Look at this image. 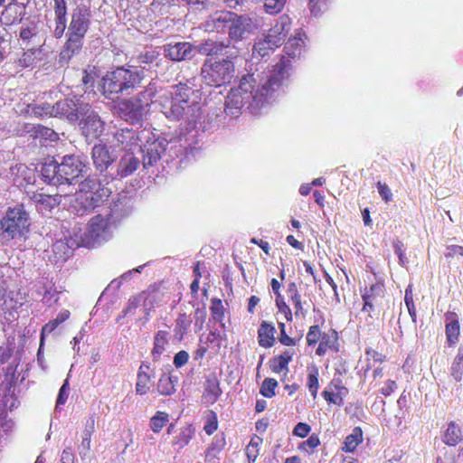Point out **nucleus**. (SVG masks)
<instances>
[{"label": "nucleus", "instance_id": "1", "mask_svg": "<svg viewBox=\"0 0 463 463\" xmlns=\"http://www.w3.org/2000/svg\"><path fill=\"white\" fill-rule=\"evenodd\" d=\"M291 67L290 58L282 56L269 71L265 81L258 86L254 74L243 76L239 86L232 88L226 97L225 113L238 117L246 105L248 108H259L266 104L269 99L273 97L274 91L288 78Z\"/></svg>", "mask_w": 463, "mask_h": 463}, {"label": "nucleus", "instance_id": "2", "mask_svg": "<svg viewBox=\"0 0 463 463\" xmlns=\"http://www.w3.org/2000/svg\"><path fill=\"white\" fill-rule=\"evenodd\" d=\"M143 78V73L137 70L118 67L101 78L99 90L106 99H114L120 94H130L140 86Z\"/></svg>", "mask_w": 463, "mask_h": 463}, {"label": "nucleus", "instance_id": "3", "mask_svg": "<svg viewBox=\"0 0 463 463\" xmlns=\"http://www.w3.org/2000/svg\"><path fill=\"white\" fill-rule=\"evenodd\" d=\"M90 9L84 6H77L72 11L61 58L70 60L82 48L84 37L90 25Z\"/></svg>", "mask_w": 463, "mask_h": 463}, {"label": "nucleus", "instance_id": "4", "mask_svg": "<svg viewBox=\"0 0 463 463\" xmlns=\"http://www.w3.org/2000/svg\"><path fill=\"white\" fill-rule=\"evenodd\" d=\"M29 213L23 205L9 207L0 220V239L10 241L24 237L30 229Z\"/></svg>", "mask_w": 463, "mask_h": 463}, {"label": "nucleus", "instance_id": "5", "mask_svg": "<svg viewBox=\"0 0 463 463\" xmlns=\"http://www.w3.org/2000/svg\"><path fill=\"white\" fill-rule=\"evenodd\" d=\"M234 71V64L230 59L222 61L207 59L201 68V76L205 84L221 87L232 81Z\"/></svg>", "mask_w": 463, "mask_h": 463}, {"label": "nucleus", "instance_id": "6", "mask_svg": "<svg viewBox=\"0 0 463 463\" xmlns=\"http://www.w3.org/2000/svg\"><path fill=\"white\" fill-rule=\"evenodd\" d=\"M111 233V215L97 214L91 217L86 230L80 236V243L84 247L91 248L107 241Z\"/></svg>", "mask_w": 463, "mask_h": 463}, {"label": "nucleus", "instance_id": "7", "mask_svg": "<svg viewBox=\"0 0 463 463\" xmlns=\"http://www.w3.org/2000/svg\"><path fill=\"white\" fill-rule=\"evenodd\" d=\"M78 120L80 132L86 137V139H97L104 131L105 122L88 103L83 105L80 118Z\"/></svg>", "mask_w": 463, "mask_h": 463}, {"label": "nucleus", "instance_id": "8", "mask_svg": "<svg viewBox=\"0 0 463 463\" xmlns=\"http://www.w3.org/2000/svg\"><path fill=\"white\" fill-rule=\"evenodd\" d=\"M60 166V183L71 184L74 180L83 175L86 165L76 156H66L63 157Z\"/></svg>", "mask_w": 463, "mask_h": 463}, {"label": "nucleus", "instance_id": "9", "mask_svg": "<svg viewBox=\"0 0 463 463\" xmlns=\"http://www.w3.org/2000/svg\"><path fill=\"white\" fill-rule=\"evenodd\" d=\"M361 296L364 301L362 310L371 313L385 297V286L383 281L377 280L369 287H365L364 290H362Z\"/></svg>", "mask_w": 463, "mask_h": 463}, {"label": "nucleus", "instance_id": "10", "mask_svg": "<svg viewBox=\"0 0 463 463\" xmlns=\"http://www.w3.org/2000/svg\"><path fill=\"white\" fill-rule=\"evenodd\" d=\"M83 103L78 99H64L54 104V117L65 118L70 122H75L80 118Z\"/></svg>", "mask_w": 463, "mask_h": 463}, {"label": "nucleus", "instance_id": "11", "mask_svg": "<svg viewBox=\"0 0 463 463\" xmlns=\"http://www.w3.org/2000/svg\"><path fill=\"white\" fill-rule=\"evenodd\" d=\"M231 18L229 36L234 41L242 40L248 33H250L256 28L253 20L249 16L238 15L233 13V16Z\"/></svg>", "mask_w": 463, "mask_h": 463}, {"label": "nucleus", "instance_id": "12", "mask_svg": "<svg viewBox=\"0 0 463 463\" xmlns=\"http://www.w3.org/2000/svg\"><path fill=\"white\" fill-rule=\"evenodd\" d=\"M195 80L196 79L194 77L187 79L184 82H179L174 85L172 87L173 90L169 92L175 97L176 100L189 108L194 102L193 99L199 98V90L195 89Z\"/></svg>", "mask_w": 463, "mask_h": 463}, {"label": "nucleus", "instance_id": "13", "mask_svg": "<svg viewBox=\"0 0 463 463\" xmlns=\"http://www.w3.org/2000/svg\"><path fill=\"white\" fill-rule=\"evenodd\" d=\"M119 116L126 121L137 123L142 120L144 116V106L141 105L138 99H127L118 103Z\"/></svg>", "mask_w": 463, "mask_h": 463}, {"label": "nucleus", "instance_id": "14", "mask_svg": "<svg viewBox=\"0 0 463 463\" xmlns=\"http://www.w3.org/2000/svg\"><path fill=\"white\" fill-rule=\"evenodd\" d=\"M290 19L288 16H281L276 24L269 29L265 34L268 43L277 48L281 46L290 32Z\"/></svg>", "mask_w": 463, "mask_h": 463}, {"label": "nucleus", "instance_id": "15", "mask_svg": "<svg viewBox=\"0 0 463 463\" xmlns=\"http://www.w3.org/2000/svg\"><path fill=\"white\" fill-rule=\"evenodd\" d=\"M159 105L164 115L167 118L173 120H179L184 116V111L187 109L184 103L176 100L175 97L170 92L160 96Z\"/></svg>", "mask_w": 463, "mask_h": 463}, {"label": "nucleus", "instance_id": "16", "mask_svg": "<svg viewBox=\"0 0 463 463\" xmlns=\"http://www.w3.org/2000/svg\"><path fill=\"white\" fill-rule=\"evenodd\" d=\"M82 182H88L90 186V190L92 192H89L88 202L92 204V208L95 209L99 207L101 203H103L109 197L111 192L109 188L106 187L101 184L99 178L96 176H88Z\"/></svg>", "mask_w": 463, "mask_h": 463}, {"label": "nucleus", "instance_id": "17", "mask_svg": "<svg viewBox=\"0 0 463 463\" xmlns=\"http://www.w3.org/2000/svg\"><path fill=\"white\" fill-rule=\"evenodd\" d=\"M87 185H89L88 182H80L79 191L75 194V197L70 204L71 212L78 216L87 215L94 210L92 204L88 202L87 194L92 192L90 190V186Z\"/></svg>", "mask_w": 463, "mask_h": 463}, {"label": "nucleus", "instance_id": "18", "mask_svg": "<svg viewBox=\"0 0 463 463\" xmlns=\"http://www.w3.org/2000/svg\"><path fill=\"white\" fill-rule=\"evenodd\" d=\"M348 394V389L343 384L340 378L333 379L321 392L322 397L329 404L342 406L344 399Z\"/></svg>", "mask_w": 463, "mask_h": 463}, {"label": "nucleus", "instance_id": "19", "mask_svg": "<svg viewBox=\"0 0 463 463\" xmlns=\"http://www.w3.org/2000/svg\"><path fill=\"white\" fill-rule=\"evenodd\" d=\"M26 14V5L12 0L1 14V21L6 25L19 24Z\"/></svg>", "mask_w": 463, "mask_h": 463}, {"label": "nucleus", "instance_id": "20", "mask_svg": "<svg viewBox=\"0 0 463 463\" xmlns=\"http://www.w3.org/2000/svg\"><path fill=\"white\" fill-rule=\"evenodd\" d=\"M91 156L95 167L99 171L107 170L116 160L107 145L103 143L96 144L92 147Z\"/></svg>", "mask_w": 463, "mask_h": 463}, {"label": "nucleus", "instance_id": "21", "mask_svg": "<svg viewBox=\"0 0 463 463\" xmlns=\"http://www.w3.org/2000/svg\"><path fill=\"white\" fill-rule=\"evenodd\" d=\"M445 334L449 346H452L458 342L460 335V325L458 316L454 311H447L444 314Z\"/></svg>", "mask_w": 463, "mask_h": 463}, {"label": "nucleus", "instance_id": "22", "mask_svg": "<svg viewBox=\"0 0 463 463\" xmlns=\"http://www.w3.org/2000/svg\"><path fill=\"white\" fill-rule=\"evenodd\" d=\"M222 393V391L217 375L215 373L209 374L204 383L203 400L207 404H213L219 400Z\"/></svg>", "mask_w": 463, "mask_h": 463}, {"label": "nucleus", "instance_id": "23", "mask_svg": "<svg viewBox=\"0 0 463 463\" xmlns=\"http://www.w3.org/2000/svg\"><path fill=\"white\" fill-rule=\"evenodd\" d=\"M153 370L150 364L146 362H143L137 371V383H136V393L139 395H145L148 392L151 386V381L153 378Z\"/></svg>", "mask_w": 463, "mask_h": 463}, {"label": "nucleus", "instance_id": "24", "mask_svg": "<svg viewBox=\"0 0 463 463\" xmlns=\"http://www.w3.org/2000/svg\"><path fill=\"white\" fill-rule=\"evenodd\" d=\"M233 16L232 12L220 11L210 15L205 22V29L209 32H222L230 25L231 17Z\"/></svg>", "mask_w": 463, "mask_h": 463}, {"label": "nucleus", "instance_id": "25", "mask_svg": "<svg viewBox=\"0 0 463 463\" xmlns=\"http://www.w3.org/2000/svg\"><path fill=\"white\" fill-rule=\"evenodd\" d=\"M328 351L338 352V335L334 329L323 333L316 354L324 356Z\"/></svg>", "mask_w": 463, "mask_h": 463}, {"label": "nucleus", "instance_id": "26", "mask_svg": "<svg viewBox=\"0 0 463 463\" xmlns=\"http://www.w3.org/2000/svg\"><path fill=\"white\" fill-rule=\"evenodd\" d=\"M159 290V287L156 284L150 285L147 289L143 290L139 294L136 296H132L128 299V303L127 307L123 310V314L126 316L132 310L136 309L141 303L143 305H146V301L150 298H154V295H156Z\"/></svg>", "mask_w": 463, "mask_h": 463}, {"label": "nucleus", "instance_id": "27", "mask_svg": "<svg viewBox=\"0 0 463 463\" xmlns=\"http://www.w3.org/2000/svg\"><path fill=\"white\" fill-rule=\"evenodd\" d=\"M276 328L271 322L262 321L258 329V343L263 348H270L275 345Z\"/></svg>", "mask_w": 463, "mask_h": 463}, {"label": "nucleus", "instance_id": "28", "mask_svg": "<svg viewBox=\"0 0 463 463\" xmlns=\"http://www.w3.org/2000/svg\"><path fill=\"white\" fill-rule=\"evenodd\" d=\"M165 52L166 56L172 61H181L191 56L193 46L189 43H176L168 44Z\"/></svg>", "mask_w": 463, "mask_h": 463}, {"label": "nucleus", "instance_id": "29", "mask_svg": "<svg viewBox=\"0 0 463 463\" xmlns=\"http://www.w3.org/2000/svg\"><path fill=\"white\" fill-rule=\"evenodd\" d=\"M31 199L37 204L40 211L51 212L60 204V195H51L43 193H33Z\"/></svg>", "mask_w": 463, "mask_h": 463}, {"label": "nucleus", "instance_id": "30", "mask_svg": "<svg viewBox=\"0 0 463 463\" xmlns=\"http://www.w3.org/2000/svg\"><path fill=\"white\" fill-rule=\"evenodd\" d=\"M295 353L285 350L282 354L273 356L269 360V369L275 373H280L288 370V364L292 361Z\"/></svg>", "mask_w": 463, "mask_h": 463}, {"label": "nucleus", "instance_id": "31", "mask_svg": "<svg viewBox=\"0 0 463 463\" xmlns=\"http://www.w3.org/2000/svg\"><path fill=\"white\" fill-rule=\"evenodd\" d=\"M41 174L43 181L52 184H61L60 179V166L55 160L44 163L41 169Z\"/></svg>", "mask_w": 463, "mask_h": 463}, {"label": "nucleus", "instance_id": "32", "mask_svg": "<svg viewBox=\"0 0 463 463\" xmlns=\"http://www.w3.org/2000/svg\"><path fill=\"white\" fill-rule=\"evenodd\" d=\"M169 332L166 330H159L154 336V345L151 351V355L154 361H158L161 354L165 351L168 345Z\"/></svg>", "mask_w": 463, "mask_h": 463}, {"label": "nucleus", "instance_id": "33", "mask_svg": "<svg viewBox=\"0 0 463 463\" xmlns=\"http://www.w3.org/2000/svg\"><path fill=\"white\" fill-rule=\"evenodd\" d=\"M463 439L460 427L454 421L448 423L447 429L442 435L443 442L448 446H456Z\"/></svg>", "mask_w": 463, "mask_h": 463}, {"label": "nucleus", "instance_id": "34", "mask_svg": "<svg viewBox=\"0 0 463 463\" xmlns=\"http://www.w3.org/2000/svg\"><path fill=\"white\" fill-rule=\"evenodd\" d=\"M114 139L117 141V146L122 149H130L133 145H136V133L132 129L121 128L115 132Z\"/></svg>", "mask_w": 463, "mask_h": 463}, {"label": "nucleus", "instance_id": "35", "mask_svg": "<svg viewBox=\"0 0 463 463\" xmlns=\"http://www.w3.org/2000/svg\"><path fill=\"white\" fill-rule=\"evenodd\" d=\"M228 47L229 44L223 42L207 40L198 45V52L206 56H214L222 54L223 51Z\"/></svg>", "mask_w": 463, "mask_h": 463}, {"label": "nucleus", "instance_id": "36", "mask_svg": "<svg viewBox=\"0 0 463 463\" xmlns=\"http://www.w3.org/2000/svg\"><path fill=\"white\" fill-rule=\"evenodd\" d=\"M195 430L191 424H187L180 429L179 433L174 437L172 446L181 449L187 446L194 439Z\"/></svg>", "mask_w": 463, "mask_h": 463}, {"label": "nucleus", "instance_id": "37", "mask_svg": "<svg viewBox=\"0 0 463 463\" xmlns=\"http://www.w3.org/2000/svg\"><path fill=\"white\" fill-rule=\"evenodd\" d=\"M177 378L173 377L169 373H163L156 385V390L160 395L168 396L175 392V383Z\"/></svg>", "mask_w": 463, "mask_h": 463}, {"label": "nucleus", "instance_id": "38", "mask_svg": "<svg viewBox=\"0 0 463 463\" xmlns=\"http://www.w3.org/2000/svg\"><path fill=\"white\" fill-rule=\"evenodd\" d=\"M362 442L363 430L360 427H355L352 433L345 437L342 449L345 452H353Z\"/></svg>", "mask_w": 463, "mask_h": 463}, {"label": "nucleus", "instance_id": "39", "mask_svg": "<svg viewBox=\"0 0 463 463\" xmlns=\"http://www.w3.org/2000/svg\"><path fill=\"white\" fill-rule=\"evenodd\" d=\"M138 164V159L133 156L122 157L118 165V175L125 177L133 174L137 169Z\"/></svg>", "mask_w": 463, "mask_h": 463}, {"label": "nucleus", "instance_id": "40", "mask_svg": "<svg viewBox=\"0 0 463 463\" xmlns=\"http://www.w3.org/2000/svg\"><path fill=\"white\" fill-rule=\"evenodd\" d=\"M263 439L258 435H253L250 438L249 444L245 448V454L247 456L248 463H254L260 454V447Z\"/></svg>", "mask_w": 463, "mask_h": 463}, {"label": "nucleus", "instance_id": "41", "mask_svg": "<svg viewBox=\"0 0 463 463\" xmlns=\"http://www.w3.org/2000/svg\"><path fill=\"white\" fill-rule=\"evenodd\" d=\"M169 422V414L165 411H156L149 420V427L154 433H159Z\"/></svg>", "mask_w": 463, "mask_h": 463}, {"label": "nucleus", "instance_id": "42", "mask_svg": "<svg viewBox=\"0 0 463 463\" xmlns=\"http://www.w3.org/2000/svg\"><path fill=\"white\" fill-rule=\"evenodd\" d=\"M158 146L159 145L154 143L143 151V165L145 167L151 166L160 160L161 152Z\"/></svg>", "mask_w": 463, "mask_h": 463}, {"label": "nucleus", "instance_id": "43", "mask_svg": "<svg viewBox=\"0 0 463 463\" xmlns=\"http://www.w3.org/2000/svg\"><path fill=\"white\" fill-rule=\"evenodd\" d=\"M318 377H319V371H318L317 367L313 366L312 368H308V373H307V386L314 399L317 397V392L319 389Z\"/></svg>", "mask_w": 463, "mask_h": 463}, {"label": "nucleus", "instance_id": "44", "mask_svg": "<svg viewBox=\"0 0 463 463\" xmlns=\"http://www.w3.org/2000/svg\"><path fill=\"white\" fill-rule=\"evenodd\" d=\"M175 323V335H179L180 339H183L184 335L188 331V328L191 325V320L185 313H182L178 315Z\"/></svg>", "mask_w": 463, "mask_h": 463}, {"label": "nucleus", "instance_id": "45", "mask_svg": "<svg viewBox=\"0 0 463 463\" xmlns=\"http://www.w3.org/2000/svg\"><path fill=\"white\" fill-rule=\"evenodd\" d=\"M31 111L37 117H54V104L51 105L48 102L41 104H34L31 106Z\"/></svg>", "mask_w": 463, "mask_h": 463}, {"label": "nucleus", "instance_id": "46", "mask_svg": "<svg viewBox=\"0 0 463 463\" xmlns=\"http://www.w3.org/2000/svg\"><path fill=\"white\" fill-rule=\"evenodd\" d=\"M404 303L408 309L409 315L414 324L417 322V311L414 305L413 292L411 286H408L405 289Z\"/></svg>", "mask_w": 463, "mask_h": 463}, {"label": "nucleus", "instance_id": "47", "mask_svg": "<svg viewBox=\"0 0 463 463\" xmlns=\"http://www.w3.org/2000/svg\"><path fill=\"white\" fill-rule=\"evenodd\" d=\"M463 373V348H459L451 365V374L457 380L460 381Z\"/></svg>", "mask_w": 463, "mask_h": 463}, {"label": "nucleus", "instance_id": "48", "mask_svg": "<svg viewBox=\"0 0 463 463\" xmlns=\"http://www.w3.org/2000/svg\"><path fill=\"white\" fill-rule=\"evenodd\" d=\"M218 429V417L215 411L210 410L205 416L203 430L207 435L213 434Z\"/></svg>", "mask_w": 463, "mask_h": 463}, {"label": "nucleus", "instance_id": "49", "mask_svg": "<svg viewBox=\"0 0 463 463\" xmlns=\"http://www.w3.org/2000/svg\"><path fill=\"white\" fill-rule=\"evenodd\" d=\"M278 386V382L274 378H266L260 386V393L266 398H272L275 396V389Z\"/></svg>", "mask_w": 463, "mask_h": 463}, {"label": "nucleus", "instance_id": "50", "mask_svg": "<svg viewBox=\"0 0 463 463\" xmlns=\"http://www.w3.org/2000/svg\"><path fill=\"white\" fill-rule=\"evenodd\" d=\"M320 445L319 437L317 434L310 435L307 440L301 442L298 446V449L307 454H312L314 449Z\"/></svg>", "mask_w": 463, "mask_h": 463}, {"label": "nucleus", "instance_id": "51", "mask_svg": "<svg viewBox=\"0 0 463 463\" xmlns=\"http://www.w3.org/2000/svg\"><path fill=\"white\" fill-rule=\"evenodd\" d=\"M210 310L215 320L222 321L224 318L225 308L222 299L212 298Z\"/></svg>", "mask_w": 463, "mask_h": 463}, {"label": "nucleus", "instance_id": "52", "mask_svg": "<svg viewBox=\"0 0 463 463\" xmlns=\"http://www.w3.org/2000/svg\"><path fill=\"white\" fill-rule=\"evenodd\" d=\"M322 335L323 333L321 332L318 325L309 326L306 335L307 345L308 346L316 345L319 342Z\"/></svg>", "mask_w": 463, "mask_h": 463}, {"label": "nucleus", "instance_id": "53", "mask_svg": "<svg viewBox=\"0 0 463 463\" xmlns=\"http://www.w3.org/2000/svg\"><path fill=\"white\" fill-rule=\"evenodd\" d=\"M276 46H271L270 43L264 37L262 40L255 43L253 46V52L259 56L264 57L269 54L270 51L276 49Z\"/></svg>", "mask_w": 463, "mask_h": 463}, {"label": "nucleus", "instance_id": "54", "mask_svg": "<svg viewBox=\"0 0 463 463\" xmlns=\"http://www.w3.org/2000/svg\"><path fill=\"white\" fill-rule=\"evenodd\" d=\"M264 9L269 14H279L285 6L286 0H263Z\"/></svg>", "mask_w": 463, "mask_h": 463}, {"label": "nucleus", "instance_id": "55", "mask_svg": "<svg viewBox=\"0 0 463 463\" xmlns=\"http://www.w3.org/2000/svg\"><path fill=\"white\" fill-rule=\"evenodd\" d=\"M35 62V51L28 50L24 52L21 57L17 60V65L21 68H28Z\"/></svg>", "mask_w": 463, "mask_h": 463}, {"label": "nucleus", "instance_id": "56", "mask_svg": "<svg viewBox=\"0 0 463 463\" xmlns=\"http://www.w3.org/2000/svg\"><path fill=\"white\" fill-rule=\"evenodd\" d=\"M276 307L279 313L283 314L287 322L293 320V314L289 306L286 303L283 297L276 298Z\"/></svg>", "mask_w": 463, "mask_h": 463}, {"label": "nucleus", "instance_id": "57", "mask_svg": "<svg viewBox=\"0 0 463 463\" xmlns=\"http://www.w3.org/2000/svg\"><path fill=\"white\" fill-rule=\"evenodd\" d=\"M155 93L152 89H146L145 90L139 92L133 99H138L141 105L144 106V111L149 107V105L153 102V98Z\"/></svg>", "mask_w": 463, "mask_h": 463}, {"label": "nucleus", "instance_id": "58", "mask_svg": "<svg viewBox=\"0 0 463 463\" xmlns=\"http://www.w3.org/2000/svg\"><path fill=\"white\" fill-rule=\"evenodd\" d=\"M159 53L156 51H146L142 52L137 57V61L139 64H152L156 61Z\"/></svg>", "mask_w": 463, "mask_h": 463}, {"label": "nucleus", "instance_id": "59", "mask_svg": "<svg viewBox=\"0 0 463 463\" xmlns=\"http://www.w3.org/2000/svg\"><path fill=\"white\" fill-rule=\"evenodd\" d=\"M289 300L291 301V303L294 307L295 316L297 317H305L307 313V310L304 308L301 294H299L297 297L292 298Z\"/></svg>", "mask_w": 463, "mask_h": 463}, {"label": "nucleus", "instance_id": "60", "mask_svg": "<svg viewBox=\"0 0 463 463\" xmlns=\"http://www.w3.org/2000/svg\"><path fill=\"white\" fill-rule=\"evenodd\" d=\"M54 22L55 27L53 30V36L56 39H61L63 36L66 29L67 19L66 17L55 16Z\"/></svg>", "mask_w": 463, "mask_h": 463}, {"label": "nucleus", "instance_id": "61", "mask_svg": "<svg viewBox=\"0 0 463 463\" xmlns=\"http://www.w3.org/2000/svg\"><path fill=\"white\" fill-rule=\"evenodd\" d=\"M392 247H393L395 254L399 258V263L402 266H405V264L407 263V258L404 253V250H403L404 245H403L402 241H401L400 240H394L392 241Z\"/></svg>", "mask_w": 463, "mask_h": 463}, {"label": "nucleus", "instance_id": "62", "mask_svg": "<svg viewBox=\"0 0 463 463\" xmlns=\"http://www.w3.org/2000/svg\"><path fill=\"white\" fill-rule=\"evenodd\" d=\"M444 256L447 260H451L455 257H463V246L456 244L448 245Z\"/></svg>", "mask_w": 463, "mask_h": 463}, {"label": "nucleus", "instance_id": "63", "mask_svg": "<svg viewBox=\"0 0 463 463\" xmlns=\"http://www.w3.org/2000/svg\"><path fill=\"white\" fill-rule=\"evenodd\" d=\"M311 427L306 422H298L293 429V435L299 438H306L309 435Z\"/></svg>", "mask_w": 463, "mask_h": 463}, {"label": "nucleus", "instance_id": "64", "mask_svg": "<svg viewBox=\"0 0 463 463\" xmlns=\"http://www.w3.org/2000/svg\"><path fill=\"white\" fill-rule=\"evenodd\" d=\"M14 354V348L11 344H3L0 345V364L7 363Z\"/></svg>", "mask_w": 463, "mask_h": 463}]
</instances>
